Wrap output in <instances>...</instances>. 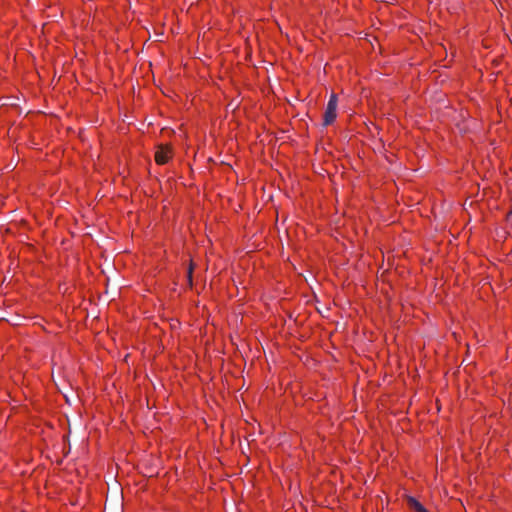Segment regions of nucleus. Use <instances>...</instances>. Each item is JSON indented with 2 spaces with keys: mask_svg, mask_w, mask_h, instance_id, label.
<instances>
[{
  "mask_svg": "<svg viewBox=\"0 0 512 512\" xmlns=\"http://www.w3.org/2000/svg\"><path fill=\"white\" fill-rule=\"evenodd\" d=\"M336 110H337V96L335 94H332L330 96V99L328 101L325 113H324V119H323V125L328 126L330 125L336 118Z\"/></svg>",
  "mask_w": 512,
  "mask_h": 512,
  "instance_id": "1",
  "label": "nucleus"
},
{
  "mask_svg": "<svg viewBox=\"0 0 512 512\" xmlns=\"http://www.w3.org/2000/svg\"><path fill=\"white\" fill-rule=\"evenodd\" d=\"M171 157V148L168 145H159L155 153V161L159 165L166 164Z\"/></svg>",
  "mask_w": 512,
  "mask_h": 512,
  "instance_id": "2",
  "label": "nucleus"
},
{
  "mask_svg": "<svg viewBox=\"0 0 512 512\" xmlns=\"http://www.w3.org/2000/svg\"><path fill=\"white\" fill-rule=\"evenodd\" d=\"M407 505L415 512H429L417 499L411 496L407 498Z\"/></svg>",
  "mask_w": 512,
  "mask_h": 512,
  "instance_id": "3",
  "label": "nucleus"
},
{
  "mask_svg": "<svg viewBox=\"0 0 512 512\" xmlns=\"http://www.w3.org/2000/svg\"><path fill=\"white\" fill-rule=\"evenodd\" d=\"M192 271H193V267L191 265L188 270V279L190 282L192 281Z\"/></svg>",
  "mask_w": 512,
  "mask_h": 512,
  "instance_id": "4",
  "label": "nucleus"
}]
</instances>
